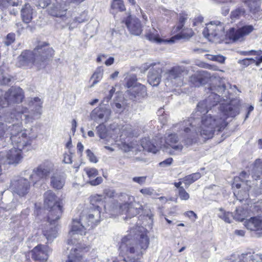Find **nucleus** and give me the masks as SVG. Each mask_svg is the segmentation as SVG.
<instances>
[{"label":"nucleus","instance_id":"nucleus-1","mask_svg":"<svg viewBox=\"0 0 262 262\" xmlns=\"http://www.w3.org/2000/svg\"><path fill=\"white\" fill-rule=\"evenodd\" d=\"M211 94L205 100L200 102L195 113L191 117L177 125L184 132V140L187 144L190 145L196 141L199 134L204 139H209L213 137L216 130L220 132L227 125L226 119L228 117H234L239 114V106L238 104L232 103H222L220 107L219 115L208 113V109L217 105L220 102L219 94L225 91V86L223 84L215 86H211Z\"/></svg>","mask_w":262,"mask_h":262},{"label":"nucleus","instance_id":"nucleus-2","mask_svg":"<svg viewBox=\"0 0 262 262\" xmlns=\"http://www.w3.org/2000/svg\"><path fill=\"white\" fill-rule=\"evenodd\" d=\"M149 239L146 230L142 226L132 228L123 236L119 246V255L128 262H141L139 259L148 248Z\"/></svg>","mask_w":262,"mask_h":262},{"label":"nucleus","instance_id":"nucleus-3","mask_svg":"<svg viewBox=\"0 0 262 262\" xmlns=\"http://www.w3.org/2000/svg\"><path fill=\"white\" fill-rule=\"evenodd\" d=\"M53 50L49 44L43 42L38 45L33 51H25L17 57L16 66L26 69L34 65L38 70L45 67L46 61L52 57Z\"/></svg>","mask_w":262,"mask_h":262},{"label":"nucleus","instance_id":"nucleus-4","mask_svg":"<svg viewBox=\"0 0 262 262\" xmlns=\"http://www.w3.org/2000/svg\"><path fill=\"white\" fill-rule=\"evenodd\" d=\"M100 213L101 211L98 208H91L88 214L82 216L80 221L73 220L69 234L72 237L77 234H84L88 227L93 228L100 222Z\"/></svg>","mask_w":262,"mask_h":262},{"label":"nucleus","instance_id":"nucleus-5","mask_svg":"<svg viewBox=\"0 0 262 262\" xmlns=\"http://www.w3.org/2000/svg\"><path fill=\"white\" fill-rule=\"evenodd\" d=\"M9 127L10 140L14 146L22 149L31 146L35 137L31 135L30 131L23 129L20 121H15Z\"/></svg>","mask_w":262,"mask_h":262},{"label":"nucleus","instance_id":"nucleus-6","mask_svg":"<svg viewBox=\"0 0 262 262\" xmlns=\"http://www.w3.org/2000/svg\"><path fill=\"white\" fill-rule=\"evenodd\" d=\"M42 114L39 105H37V110L31 108V111L28 112L27 108L22 106H17L11 113H7L5 117L6 122H13L15 121L24 120L26 123L33 122L35 119H39Z\"/></svg>","mask_w":262,"mask_h":262},{"label":"nucleus","instance_id":"nucleus-7","mask_svg":"<svg viewBox=\"0 0 262 262\" xmlns=\"http://www.w3.org/2000/svg\"><path fill=\"white\" fill-rule=\"evenodd\" d=\"M44 204L45 207L50 209L48 216L49 220H58L62 213V202L52 190H48L44 193Z\"/></svg>","mask_w":262,"mask_h":262},{"label":"nucleus","instance_id":"nucleus-8","mask_svg":"<svg viewBox=\"0 0 262 262\" xmlns=\"http://www.w3.org/2000/svg\"><path fill=\"white\" fill-rule=\"evenodd\" d=\"M120 200L124 202L119 206L120 212L129 217L137 215L143 210L142 205L139 202H136L133 196L123 193L121 194Z\"/></svg>","mask_w":262,"mask_h":262},{"label":"nucleus","instance_id":"nucleus-9","mask_svg":"<svg viewBox=\"0 0 262 262\" xmlns=\"http://www.w3.org/2000/svg\"><path fill=\"white\" fill-rule=\"evenodd\" d=\"M56 171L54 164L46 161L34 168L30 179L35 183L40 179H47Z\"/></svg>","mask_w":262,"mask_h":262},{"label":"nucleus","instance_id":"nucleus-10","mask_svg":"<svg viewBox=\"0 0 262 262\" xmlns=\"http://www.w3.org/2000/svg\"><path fill=\"white\" fill-rule=\"evenodd\" d=\"M3 92H0V105L5 107L13 103H19L23 101L24 96L23 91L20 88L12 87L4 96H2Z\"/></svg>","mask_w":262,"mask_h":262},{"label":"nucleus","instance_id":"nucleus-11","mask_svg":"<svg viewBox=\"0 0 262 262\" xmlns=\"http://www.w3.org/2000/svg\"><path fill=\"white\" fill-rule=\"evenodd\" d=\"M186 71L184 66H177L171 68L167 73L166 83L170 86H179L183 84V73Z\"/></svg>","mask_w":262,"mask_h":262},{"label":"nucleus","instance_id":"nucleus-12","mask_svg":"<svg viewBox=\"0 0 262 262\" xmlns=\"http://www.w3.org/2000/svg\"><path fill=\"white\" fill-rule=\"evenodd\" d=\"M224 30V26L220 21H211L204 28L203 34L209 41H214L223 36Z\"/></svg>","mask_w":262,"mask_h":262},{"label":"nucleus","instance_id":"nucleus-13","mask_svg":"<svg viewBox=\"0 0 262 262\" xmlns=\"http://www.w3.org/2000/svg\"><path fill=\"white\" fill-rule=\"evenodd\" d=\"M30 186V183L27 179L19 178L11 181L10 189L13 193L23 196L29 192Z\"/></svg>","mask_w":262,"mask_h":262},{"label":"nucleus","instance_id":"nucleus-14","mask_svg":"<svg viewBox=\"0 0 262 262\" xmlns=\"http://www.w3.org/2000/svg\"><path fill=\"white\" fill-rule=\"evenodd\" d=\"M112 114L111 109L103 106L95 108L90 113L91 119L97 123H104L108 121Z\"/></svg>","mask_w":262,"mask_h":262},{"label":"nucleus","instance_id":"nucleus-15","mask_svg":"<svg viewBox=\"0 0 262 262\" xmlns=\"http://www.w3.org/2000/svg\"><path fill=\"white\" fill-rule=\"evenodd\" d=\"M163 66L160 62H157L155 67L150 69L148 74V82L153 86H158L161 82Z\"/></svg>","mask_w":262,"mask_h":262},{"label":"nucleus","instance_id":"nucleus-16","mask_svg":"<svg viewBox=\"0 0 262 262\" xmlns=\"http://www.w3.org/2000/svg\"><path fill=\"white\" fill-rule=\"evenodd\" d=\"M56 221H50L48 218L47 222L42 225V233L48 241H52L57 236Z\"/></svg>","mask_w":262,"mask_h":262},{"label":"nucleus","instance_id":"nucleus-17","mask_svg":"<svg viewBox=\"0 0 262 262\" xmlns=\"http://www.w3.org/2000/svg\"><path fill=\"white\" fill-rule=\"evenodd\" d=\"M125 25L130 33L135 35H139L142 31L140 20L132 16H128L125 20Z\"/></svg>","mask_w":262,"mask_h":262},{"label":"nucleus","instance_id":"nucleus-18","mask_svg":"<svg viewBox=\"0 0 262 262\" xmlns=\"http://www.w3.org/2000/svg\"><path fill=\"white\" fill-rule=\"evenodd\" d=\"M211 74L206 71L197 72L190 77V82L194 86H199L208 82L211 78Z\"/></svg>","mask_w":262,"mask_h":262},{"label":"nucleus","instance_id":"nucleus-19","mask_svg":"<svg viewBox=\"0 0 262 262\" xmlns=\"http://www.w3.org/2000/svg\"><path fill=\"white\" fill-rule=\"evenodd\" d=\"M254 28L251 25L245 26L238 29L231 28L229 31V37L234 41L237 40L244 36L251 33Z\"/></svg>","mask_w":262,"mask_h":262},{"label":"nucleus","instance_id":"nucleus-20","mask_svg":"<svg viewBox=\"0 0 262 262\" xmlns=\"http://www.w3.org/2000/svg\"><path fill=\"white\" fill-rule=\"evenodd\" d=\"M23 149L15 146L10 149L6 154V159L9 164L19 163L23 159L21 151Z\"/></svg>","mask_w":262,"mask_h":262},{"label":"nucleus","instance_id":"nucleus-21","mask_svg":"<svg viewBox=\"0 0 262 262\" xmlns=\"http://www.w3.org/2000/svg\"><path fill=\"white\" fill-rule=\"evenodd\" d=\"M146 38L149 40L158 43H173L174 39H179L177 36H174L171 37L170 39H164L160 37L158 32L155 29L152 28L146 34Z\"/></svg>","mask_w":262,"mask_h":262},{"label":"nucleus","instance_id":"nucleus-22","mask_svg":"<svg viewBox=\"0 0 262 262\" xmlns=\"http://www.w3.org/2000/svg\"><path fill=\"white\" fill-rule=\"evenodd\" d=\"M48 247L46 246L39 245L31 251L32 258L35 260H46L48 258Z\"/></svg>","mask_w":262,"mask_h":262},{"label":"nucleus","instance_id":"nucleus-23","mask_svg":"<svg viewBox=\"0 0 262 262\" xmlns=\"http://www.w3.org/2000/svg\"><path fill=\"white\" fill-rule=\"evenodd\" d=\"M84 171L89 178L88 183L92 186H96L102 182L103 179L101 177H97L98 175V170L95 168L86 167Z\"/></svg>","mask_w":262,"mask_h":262},{"label":"nucleus","instance_id":"nucleus-24","mask_svg":"<svg viewBox=\"0 0 262 262\" xmlns=\"http://www.w3.org/2000/svg\"><path fill=\"white\" fill-rule=\"evenodd\" d=\"M68 10L67 6L63 2H57L49 10V13L55 17H61L64 16Z\"/></svg>","mask_w":262,"mask_h":262},{"label":"nucleus","instance_id":"nucleus-25","mask_svg":"<svg viewBox=\"0 0 262 262\" xmlns=\"http://www.w3.org/2000/svg\"><path fill=\"white\" fill-rule=\"evenodd\" d=\"M66 178L56 171L50 177V185L55 189H61L65 184Z\"/></svg>","mask_w":262,"mask_h":262},{"label":"nucleus","instance_id":"nucleus-26","mask_svg":"<svg viewBox=\"0 0 262 262\" xmlns=\"http://www.w3.org/2000/svg\"><path fill=\"white\" fill-rule=\"evenodd\" d=\"M245 226L248 229L252 231L262 230V217H251L245 222Z\"/></svg>","mask_w":262,"mask_h":262},{"label":"nucleus","instance_id":"nucleus-27","mask_svg":"<svg viewBox=\"0 0 262 262\" xmlns=\"http://www.w3.org/2000/svg\"><path fill=\"white\" fill-rule=\"evenodd\" d=\"M134 98H144L147 95L146 87L140 83L136 84L135 86L127 91Z\"/></svg>","mask_w":262,"mask_h":262},{"label":"nucleus","instance_id":"nucleus-28","mask_svg":"<svg viewBox=\"0 0 262 262\" xmlns=\"http://www.w3.org/2000/svg\"><path fill=\"white\" fill-rule=\"evenodd\" d=\"M82 249L79 245H76L71 249L70 254L66 262H83L82 260Z\"/></svg>","mask_w":262,"mask_h":262},{"label":"nucleus","instance_id":"nucleus-29","mask_svg":"<svg viewBox=\"0 0 262 262\" xmlns=\"http://www.w3.org/2000/svg\"><path fill=\"white\" fill-rule=\"evenodd\" d=\"M33 10L30 5L25 4L21 10V16L23 21L26 24L30 23L33 18Z\"/></svg>","mask_w":262,"mask_h":262},{"label":"nucleus","instance_id":"nucleus-30","mask_svg":"<svg viewBox=\"0 0 262 262\" xmlns=\"http://www.w3.org/2000/svg\"><path fill=\"white\" fill-rule=\"evenodd\" d=\"M178 142V137L176 134H170L166 138L165 143L177 151H181L183 146L180 144H176Z\"/></svg>","mask_w":262,"mask_h":262},{"label":"nucleus","instance_id":"nucleus-31","mask_svg":"<svg viewBox=\"0 0 262 262\" xmlns=\"http://www.w3.org/2000/svg\"><path fill=\"white\" fill-rule=\"evenodd\" d=\"M252 177L255 180L262 177V162L260 160H256L251 171Z\"/></svg>","mask_w":262,"mask_h":262},{"label":"nucleus","instance_id":"nucleus-32","mask_svg":"<svg viewBox=\"0 0 262 262\" xmlns=\"http://www.w3.org/2000/svg\"><path fill=\"white\" fill-rule=\"evenodd\" d=\"M243 2L249 7L250 12L255 14L260 10V3L256 0H244Z\"/></svg>","mask_w":262,"mask_h":262},{"label":"nucleus","instance_id":"nucleus-33","mask_svg":"<svg viewBox=\"0 0 262 262\" xmlns=\"http://www.w3.org/2000/svg\"><path fill=\"white\" fill-rule=\"evenodd\" d=\"M103 68L101 67L97 68L91 78V79L93 80L91 87L94 86L101 80L103 77Z\"/></svg>","mask_w":262,"mask_h":262},{"label":"nucleus","instance_id":"nucleus-34","mask_svg":"<svg viewBox=\"0 0 262 262\" xmlns=\"http://www.w3.org/2000/svg\"><path fill=\"white\" fill-rule=\"evenodd\" d=\"M201 177V173L200 172H196L185 176L182 180L184 184L188 187L190 184L199 179Z\"/></svg>","mask_w":262,"mask_h":262},{"label":"nucleus","instance_id":"nucleus-35","mask_svg":"<svg viewBox=\"0 0 262 262\" xmlns=\"http://www.w3.org/2000/svg\"><path fill=\"white\" fill-rule=\"evenodd\" d=\"M103 197L102 195L96 194L90 198V203L93 206L92 208H98L100 210V205H103Z\"/></svg>","mask_w":262,"mask_h":262},{"label":"nucleus","instance_id":"nucleus-36","mask_svg":"<svg viewBox=\"0 0 262 262\" xmlns=\"http://www.w3.org/2000/svg\"><path fill=\"white\" fill-rule=\"evenodd\" d=\"M247 211L242 207L236 208L233 214V219L238 221H243L246 217Z\"/></svg>","mask_w":262,"mask_h":262},{"label":"nucleus","instance_id":"nucleus-37","mask_svg":"<svg viewBox=\"0 0 262 262\" xmlns=\"http://www.w3.org/2000/svg\"><path fill=\"white\" fill-rule=\"evenodd\" d=\"M142 146L144 150L149 152L156 154L158 151V146L159 145L158 144L155 145L149 141L144 142V140H143L142 141Z\"/></svg>","mask_w":262,"mask_h":262},{"label":"nucleus","instance_id":"nucleus-38","mask_svg":"<svg viewBox=\"0 0 262 262\" xmlns=\"http://www.w3.org/2000/svg\"><path fill=\"white\" fill-rule=\"evenodd\" d=\"M246 11L244 7H238L231 11L230 17L232 19H236L239 18L245 14Z\"/></svg>","mask_w":262,"mask_h":262},{"label":"nucleus","instance_id":"nucleus-39","mask_svg":"<svg viewBox=\"0 0 262 262\" xmlns=\"http://www.w3.org/2000/svg\"><path fill=\"white\" fill-rule=\"evenodd\" d=\"M111 8L116 11H123L125 10V7L123 0H113Z\"/></svg>","mask_w":262,"mask_h":262},{"label":"nucleus","instance_id":"nucleus-40","mask_svg":"<svg viewBox=\"0 0 262 262\" xmlns=\"http://www.w3.org/2000/svg\"><path fill=\"white\" fill-rule=\"evenodd\" d=\"M218 216L224 220L225 222L230 223L231 222V217H233V215L229 212H225L222 209H220V213Z\"/></svg>","mask_w":262,"mask_h":262},{"label":"nucleus","instance_id":"nucleus-41","mask_svg":"<svg viewBox=\"0 0 262 262\" xmlns=\"http://www.w3.org/2000/svg\"><path fill=\"white\" fill-rule=\"evenodd\" d=\"M126 80V86L128 88H132L133 86H135L136 84H138V83H136L137 80V76L135 74H130L128 75L125 78Z\"/></svg>","mask_w":262,"mask_h":262},{"label":"nucleus","instance_id":"nucleus-42","mask_svg":"<svg viewBox=\"0 0 262 262\" xmlns=\"http://www.w3.org/2000/svg\"><path fill=\"white\" fill-rule=\"evenodd\" d=\"M97 134L101 139H104L107 136V129L103 123H100L97 127Z\"/></svg>","mask_w":262,"mask_h":262},{"label":"nucleus","instance_id":"nucleus-43","mask_svg":"<svg viewBox=\"0 0 262 262\" xmlns=\"http://www.w3.org/2000/svg\"><path fill=\"white\" fill-rule=\"evenodd\" d=\"M248 174L246 172H245L244 171H242L240 173L239 176L238 177H236L234 178V182L233 183V184H232L233 187H235L237 189L240 188L241 187V184H238V183H236V182H237V181L238 180H241V181L244 182L245 179L246 178H247L248 177Z\"/></svg>","mask_w":262,"mask_h":262},{"label":"nucleus","instance_id":"nucleus-44","mask_svg":"<svg viewBox=\"0 0 262 262\" xmlns=\"http://www.w3.org/2000/svg\"><path fill=\"white\" fill-rule=\"evenodd\" d=\"M42 102L40 99L38 97H34L29 102V105L30 108H35L37 110V105H39L40 106V110H42Z\"/></svg>","mask_w":262,"mask_h":262},{"label":"nucleus","instance_id":"nucleus-45","mask_svg":"<svg viewBox=\"0 0 262 262\" xmlns=\"http://www.w3.org/2000/svg\"><path fill=\"white\" fill-rule=\"evenodd\" d=\"M188 18V15L184 12H182L180 13L179 15V25L177 27L178 30L182 29L185 21Z\"/></svg>","mask_w":262,"mask_h":262},{"label":"nucleus","instance_id":"nucleus-46","mask_svg":"<svg viewBox=\"0 0 262 262\" xmlns=\"http://www.w3.org/2000/svg\"><path fill=\"white\" fill-rule=\"evenodd\" d=\"M10 126H8L4 123H0V138L4 137L8 134L10 135L9 127Z\"/></svg>","mask_w":262,"mask_h":262},{"label":"nucleus","instance_id":"nucleus-47","mask_svg":"<svg viewBox=\"0 0 262 262\" xmlns=\"http://www.w3.org/2000/svg\"><path fill=\"white\" fill-rule=\"evenodd\" d=\"M209 59L223 63L225 62L226 57L221 55H207Z\"/></svg>","mask_w":262,"mask_h":262},{"label":"nucleus","instance_id":"nucleus-48","mask_svg":"<svg viewBox=\"0 0 262 262\" xmlns=\"http://www.w3.org/2000/svg\"><path fill=\"white\" fill-rule=\"evenodd\" d=\"M121 131L123 134H124L127 136H134L133 128L131 125L126 124L122 127Z\"/></svg>","mask_w":262,"mask_h":262},{"label":"nucleus","instance_id":"nucleus-49","mask_svg":"<svg viewBox=\"0 0 262 262\" xmlns=\"http://www.w3.org/2000/svg\"><path fill=\"white\" fill-rule=\"evenodd\" d=\"M140 192L144 195H157L155 190L151 187H145L140 189Z\"/></svg>","mask_w":262,"mask_h":262},{"label":"nucleus","instance_id":"nucleus-50","mask_svg":"<svg viewBox=\"0 0 262 262\" xmlns=\"http://www.w3.org/2000/svg\"><path fill=\"white\" fill-rule=\"evenodd\" d=\"M179 196L182 200H188L189 199V194L184 189V187L180 188L178 190Z\"/></svg>","mask_w":262,"mask_h":262},{"label":"nucleus","instance_id":"nucleus-51","mask_svg":"<svg viewBox=\"0 0 262 262\" xmlns=\"http://www.w3.org/2000/svg\"><path fill=\"white\" fill-rule=\"evenodd\" d=\"M157 63V62H146L142 64L140 67L141 71L143 73H144L148 70L150 71V69L155 67V64H156Z\"/></svg>","mask_w":262,"mask_h":262},{"label":"nucleus","instance_id":"nucleus-52","mask_svg":"<svg viewBox=\"0 0 262 262\" xmlns=\"http://www.w3.org/2000/svg\"><path fill=\"white\" fill-rule=\"evenodd\" d=\"M18 2H15V0H0V6H7L8 5L18 6Z\"/></svg>","mask_w":262,"mask_h":262},{"label":"nucleus","instance_id":"nucleus-53","mask_svg":"<svg viewBox=\"0 0 262 262\" xmlns=\"http://www.w3.org/2000/svg\"><path fill=\"white\" fill-rule=\"evenodd\" d=\"M15 40V34L13 33H9L7 35L6 39L5 41V44L8 46L14 42Z\"/></svg>","mask_w":262,"mask_h":262},{"label":"nucleus","instance_id":"nucleus-54","mask_svg":"<svg viewBox=\"0 0 262 262\" xmlns=\"http://www.w3.org/2000/svg\"><path fill=\"white\" fill-rule=\"evenodd\" d=\"M86 20L87 15L85 12H82L79 16L75 17L74 19V21L78 23H82Z\"/></svg>","mask_w":262,"mask_h":262},{"label":"nucleus","instance_id":"nucleus-55","mask_svg":"<svg viewBox=\"0 0 262 262\" xmlns=\"http://www.w3.org/2000/svg\"><path fill=\"white\" fill-rule=\"evenodd\" d=\"M146 178V176L135 177L133 178V181L140 185H142L145 183Z\"/></svg>","mask_w":262,"mask_h":262},{"label":"nucleus","instance_id":"nucleus-56","mask_svg":"<svg viewBox=\"0 0 262 262\" xmlns=\"http://www.w3.org/2000/svg\"><path fill=\"white\" fill-rule=\"evenodd\" d=\"M86 153L87 156L89 158V160L91 162H93V163L97 162L98 160L97 159V158L94 155V154L91 151V150L87 149L86 150Z\"/></svg>","mask_w":262,"mask_h":262},{"label":"nucleus","instance_id":"nucleus-57","mask_svg":"<svg viewBox=\"0 0 262 262\" xmlns=\"http://www.w3.org/2000/svg\"><path fill=\"white\" fill-rule=\"evenodd\" d=\"M234 195L236 196L237 199L239 201H242L244 199H247L248 197V193L247 191H244L242 196H241L239 192L236 194V192H234Z\"/></svg>","mask_w":262,"mask_h":262},{"label":"nucleus","instance_id":"nucleus-58","mask_svg":"<svg viewBox=\"0 0 262 262\" xmlns=\"http://www.w3.org/2000/svg\"><path fill=\"white\" fill-rule=\"evenodd\" d=\"M172 159L171 158H169L160 162L159 165L162 167H166L170 165L172 163Z\"/></svg>","mask_w":262,"mask_h":262},{"label":"nucleus","instance_id":"nucleus-59","mask_svg":"<svg viewBox=\"0 0 262 262\" xmlns=\"http://www.w3.org/2000/svg\"><path fill=\"white\" fill-rule=\"evenodd\" d=\"M255 60L252 58H245L240 61V63L243 65L248 66L251 62H254Z\"/></svg>","mask_w":262,"mask_h":262},{"label":"nucleus","instance_id":"nucleus-60","mask_svg":"<svg viewBox=\"0 0 262 262\" xmlns=\"http://www.w3.org/2000/svg\"><path fill=\"white\" fill-rule=\"evenodd\" d=\"M72 156L71 155L66 154L64 155L63 161L66 163L70 164L72 163Z\"/></svg>","mask_w":262,"mask_h":262},{"label":"nucleus","instance_id":"nucleus-61","mask_svg":"<svg viewBox=\"0 0 262 262\" xmlns=\"http://www.w3.org/2000/svg\"><path fill=\"white\" fill-rule=\"evenodd\" d=\"M104 193L107 197L112 198L114 196L115 192L114 190L105 189L104 190Z\"/></svg>","mask_w":262,"mask_h":262},{"label":"nucleus","instance_id":"nucleus-62","mask_svg":"<svg viewBox=\"0 0 262 262\" xmlns=\"http://www.w3.org/2000/svg\"><path fill=\"white\" fill-rule=\"evenodd\" d=\"M122 148L125 152H127L130 151L133 148V146L128 144L125 143L123 144Z\"/></svg>","mask_w":262,"mask_h":262},{"label":"nucleus","instance_id":"nucleus-63","mask_svg":"<svg viewBox=\"0 0 262 262\" xmlns=\"http://www.w3.org/2000/svg\"><path fill=\"white\" fill-rule=\"evenodd\" d=\"M40 6L42 8L47 7L51 2V0H39Z\"/></svg>","mask_w":262,"mask_h":262},{"label":"nucleus","instance_id":"nucleus-64","mask_svg":"<svg viewBox=\"0 0 262 262\" xmlns=\"http://www.w3.org/2000/svg\"><path fill=\"white\" fill-rule=\"evenodd\" d=\"M203 19L204 18L201 16L197 17L194 19L193 23L194 25L196 26L198 24L201 23L202 22H203Z\"/></svg>","mask_w":262,"mask_h":262}]
</instances>
